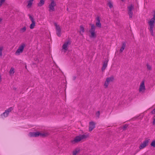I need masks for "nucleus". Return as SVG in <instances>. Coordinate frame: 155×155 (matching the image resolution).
Instances as JSON below:
<instances>
[{
	"instance_id": "9b49d317",
	"label": "nucleus",
	"mask_w": 155,
	"mask_h": 155,
	"mask_svg": "<svg viewBox=\"0 0 155 155\" xmlns=\"http://www.w3.org/2000/svg\"><path fill=\"white\" fill-rule=\"evenodd\" d=\"M149 140H145L140 146L139 148L140 149H142L143 148L145 147L148 145V143L149 142Z\"/></svg>"
},
{
	"instance_id": "f704fd0d",
	"label": "nucleus",
	"mask_w": 155,
	"mask_h": 155,
	"mask_svg": "<svg viewBox=\"0 0 155 155\" xmlns=\"http://www.w3.org/2000/svg\"><path fill=\"white\" fill-rule=\"evenodd\" d=\"M100 114V112L99 111H97V112L96 113V116L99 118V116Z\"/></svg>"
},
{
	"instance_id": "e433bc0d",
	"label": "nucleus",
	"mask_w": 155,
	"mask_h": 155,
	"mask_svg": "<svg viewBox=\"0 0 155 155\" xmlns=\"http://www.w3.org/2000/svg\"><path fill=\"white\" fill-rule=\"evenodd\" d=\"M76 76H73V80H75V79H76Z\"/></svg>"
},
{
	"instance_id": "2f4dec72",
	"label": "nucleus",
	"mask_w": 155,
	"mask_h": 155,
	"mask_svg": "<svg viewBox=\"0 0 155 155\" xmlns=\"http://www.w3.org/2000/svg\"><path fill=\"white\" fill-rule=\"evenodd\" d=\"M39 132H35V137H37L39 136Z\"/></svg>"
},
{
	"instance_id": "6e6552de",
	"label": "nucleus",
	"mask_w": 155,
	"mask_h": 155,
	"mask_svg": "<svg viewBox=\"0 0 155 155\" xmlns=\"http://www.w3.org/2000/svg\"><path fill=\"white\" fill-rule=\"evenodd\" d=\"M145 90V88L144 85V81L143 80L140 86L139 91L140 92H144Z\"/></svg>"
},
{
	"instance_id": "4c0bfd02",
	"label": "nucleus",
	"mask_w": 155,
	"mask_h": 155,
	"mask_svg": "<svg viewBox=\"0 0 155 155\" xmlns=\"http://www.w3.org/2000/svg\"><path fill=\"white\" fill-rule=\"evenodd\" d=\"M2 20V19L1 18H0V22Z\"/></svg>"
},
{
	"instance_id": "9d476101",
	"label": "nucleus",
	"mask_w": 155,
	"mask_h": 155,
	"mask_svg": "<svg viewBox=\"0 0 155 155\" xmlns=\"http://www.w3.org/2000/svg\"><path fill=\"white\" fill-rule=\"evenodd\" d=\"M108 61V59H105V60L103 62V66L101 68V71H104L107 67Z\"/></svg>"
},
{
	"instance_id": "2eb2a0df",
	"label": "nucleus",
	"mask_w": 155,
	"mask_h": 155,
	"mask_svg": "<svg viewBox=\"0 0 155 155\" xmlns=\"http://www.w3.org/2000/svg\"><path fill=\"white\" fill-rule=\"evenodd\" d=\"M155 21V11L154 12V14L153 15V18H152L148 23L149 25H154V24Z\"/></svg>"
},
{
	"instance_id": "c85d7f7f",
	"label": "nucleus",
	"mask_w": 155,
	"mask_h": 155,
	"mask_svg": "<svg viewBox=\"0 0 155 155\" xmlns=\"http://www.w3.org/2000/svg\"><path fill=\"white\" fill-rule=\"evenodd\" d=\"M150 145L154 147H155V140H153L152 142Z\"/></svg>"
},
{
	"instance_id": "ddd939ff",
	"label": "nucleus",
	"mask_w": 155,
	"mask_h": 155,
	"mask_svg": "<svg viewBox=\"0 0 155 155\" xmlns=\"http://www.w3.org/2000/svg\"><path fill=\"white\" fill-rule=\"evenodd\" d=\"M95 124L94 122L91 121L89 122V131H92L95 127Z\"/></svg>"
},
{
	"instance_id": "f3484780",
	"label": "nucleus",
	"mask_w": 155,
	"mask_h": 155,
	"mask_svg": "<svg viewBox=\"0 0 155 155\" xmlns=\"http://www.w3.org/2000/svg\"><path fill=\"white\" fill-rule=\"evenodd\" d=\"M126 46V43L125 42H123L121 48L120 50V53H121L123 51Z\"/></svg>"
},
{
	"instance_id": "4468645a",
	"label": "nucleus",
	"mask_w": 155,
	"mask_h": 155,
	"mask_svg": "<svg viewBox=\"0 0 155 155\" xmlns=\"http://www.w3.org/2000/svg\"><path fill=\"white\" fill-rule=\"evenodd\" d=\"M81 140L80 136H77L75 137L74 140H71V142L73 143H74L78 142Z\"/></svg>"
},
{
	"instance_id": "4be33fe9",
	"label": "nucleus",
	"mask_w": 155,
	"mask_h": 155,
	"mask_svg": "<svg viewBox=\"0 0 155 155\" xmlns=\"http://www.w3.org/2000/svg\"><path fill=\"white\" fill-rule=\"evenodd\" d=\"M48 135V134L47 133H41L39 132V136L42 137H45L47 136Z\"/></svg>"
},
{
	"instance_id": "72a5a7b5",
	"label": "nucleus",
	"mask_w": 155,
	"mask_h": 155,
	"mask_svg": "<svg viewBox=\"0 0 155 155\" xmlns=\"http://www.w3.org/2000/svg\"><path fill=\"white\" fill-rule=\"evenodd\" d=\"M5 0H0V7L1 6L3 3L5 2Z\"/></svg>"
},
{
	"instance_id": "f03ea898",
	"label": "nucleus",
	"mask_w": 155,
	"mask_h": 155,
	"mask_svg": "<svg viewBox=\"0 0 155 155\" xmlns=\"http://www.w3.org/2000/svg\"><path fill=\"white\" fill-rule=\"evenodd\" d=\"M127 8L128 12V13L129 16V18H131L132 17L133 15L132 10L134 8V6L132 4H131L130 6H128L127 7Z\"/></svg>"
},
{
	"instance_id": "0eeeda50",
	"label": "nucleus",
	"mask_w": 155,
	"mask_h": 155,
	"mask_svg": "<svg viewBox=\"0 0 155 155\" xmlns=\"http://www.w3.org/2000/svg\"><path fill=\"white\" fill-rule=\"evenodd\" d=\"M28 16L32 22V23L30 25V28L31 29H32L34 28L35 26V22L33 18L30 15H29Z\"/></svg>"
},
{
	"instance_id": "5701e85b",
	"label": "nucleus",
	"mask_w": 155,
	"mask_h": 155,
	"mask_svg": "<svg viewBox=\"0 0 155 155\" xmlns=\"http://www.w3.org/2000/svg\"><path fill=\"white\" fill-rule=\"evenodd\" d=\"M80 149L78 148H77L73 152V155H76V154L80 152Z\"/></svg>"
},
{
	"instance_id": "423d86ee",
	"label": "nucleus",
	"mask_w": 155,
	"mask_h": 155,
	"mask_svg": "<svg viewBox=\"0 0 155 155\" xmlns=\"http://www.w3.org/2000/svg\"><path fill=\"white\" fill-rule=\"evenodd\" d=\"M51 2L49 5V11L50 12H53L54 11V7L56 5L54 0H51Z\"/></svg>"
},
{
	"instance_id": "58836bf2",
	"label": "nucleus",
	"mask_w": 155,
	"mask_h": 155,
	"mask_svg": "<svg viewBox=\"0 0 155 155\" xmlns=\"http://www.w3.org/2000/svg\"><path fill=\"white\" fill-rule=\"evenodd\" d=\"M67 11H68V8H67Z\"/></svg>"
},
{
	"instance_id": "c9c22d12",
	"label": "nucleus",
	"mask_w": 155,
	"mask_h": 155,
	"mask_svg": "<svg viewBox=\"0 0 155 155\" xmlns=\"http://www.w3.org/2000/svg\"><path fill=\"white\" fill-rule=\"evenodd\" d=\"M151 113L152 114H155V108L152 111H151Z\"/></svg>"
},
{
	"instance_id": "39448f33",
	"label": "nucleus",
	"mask_w": 155,
	"mask_h": 155,
	"mask_svg": "<svg viewBox=\"0 0 155 155\" xmlns=\"http://www.w3.org/2000/svg\"><path fill=\"white\" fill-rule=\"evenodd\" d=\"M54 24L56 27V34L58 37H60L61 35V29L59 26V25H58L55 22L54 23Z\"/></svg>"
},
{
	"instance_id": "a878e982",
	"label": "nucleus",
	"mask_w": 155,
	"mask_h": 155,
	"mask_svg": "<svg viewBox=\"0 0 155 155\" xmlns=\"http://www.w3.org/2000/svg\"><path fill=\"white\" fill-rule=\"evenodd\" d=\"M108 5L109 7L110 8H111L113 7L112 3L111 1L110 0H109V2L108 3Z\"/></svg>"
},
{
	"instance_id": "a211bd4d",
	"label": "nucleus",
	"mask_w": 155,
	"mask_h": 155,
	"mask_svg": "<svg viewBox=\"0 0 155 155\" xmlns=\"http://www.w3.org/2000/svg\"><path fill=\"white\" fill-rule=\"evenodd\" d=\"M150 25V31L151 35L153 36L154 35L153 28L154 25Z\"/></svg>"
},
{
	"instance_id": "7ed1b4c3",
	"label": "nucleus",
	"mask_w": 155,
	"mask_h": 155,
	"mask_svg": "<svg viewBox=\"0 0 155 155\" xmlns=\"http://www.w3.org/2000/svg\"><path fill=\"white\" fill-rule=\"evenodd\" d=\"M13 110L12 107H10L5 110V111L1 115V116L3 118V117H7L10 112H11Z\"/></svg>"
},
{
	"instance_id": "bb28decb",
	"label": "nucleus",
	"mask_w": 155,
	"mask_h": 155,
	"mask_svg": "<svg viewBox=\"0 0 155 155\" xmlns=\"http://www.w3.org/2000/svg\"><path fill=\"white\" fill-rule=\"evenodd\" d=\"M15 73L14 71V69L13 68H11L10 71H9V73L10 74H13Z\"/></svg>"
},
{
	"instance_id": "b1692460",
	"label": "nucleus",
	"mask_w": 155,
	"mask_h": 155,
	"mask_svg": "<svg viewBox=\"0 0 155 155\" xmlns=\"http://www.w3.org/2000/svg\"><path fill=\"white\" fill-rule=\"evenodd\" d=\"M81 32L83 33L84 32V28L82 25H81L80 26V33L81 35H83V34L81 33Z\"/></svg>"
},
{
	"instance_id": "6ab92c4d",
	"label": "nucleus",
	"mask_w": 155,
	"mask_h": 155,
	"mask_svg": "<svg viewBox=\"0 0 155 155\" xmlns=\"http://www.w3.org/2000/svg\"><path fill=\"white\" fill-rule=\"evenodd\" d=\"M33 1L34 0H28V4L27 6L28 8H30L31 7Z\"/></svg>"
},
{
	"instance_id": "f257e3e1",
	"label": "nucleus",
	"mask_w": 155,
	"mask_h": 155,
	"mask_svg": "<svg viewBox=\"0 0 155 155\" xmlns=\"http://www.w3.org/2000/svg\"><path fill=\"white\" fill-rule=\"evenodd\" d=\"M91 25V28L89 30V32L91 33V35L89 36L91 38H95L97 37V35L95 31V30L96 27L94 24H90Z\"/></svg>"
},
{
	"instance_id": "ea45409f",
	"label": "nucleus",
	"mask_w": 155,
	"mask_h": 155,
	"mask_svg": "<svg viewBox=\"0 0 155 155\" xmlns=\"http://www.w3.org/2000/svg\"><path fill=\"white\" fill-rule=\"evenodd\" d=\"M121 0L122 2H124V0Z\"/></svg>"
},
{
	"instance_id": "473e14b6",
	"label": "nucleus",
	"mask_w": 155,
	"mask_h": 155,
	"mask_svg": "<svg viewBox=\"0 0 155 155\" xmlns=\"http://www.w3.org/2000/svg\"><path fill=\"white\" fill-rule=\"evenodd\" d=\"M3 49V47H0V56H2V50Z\"/></svg>"
},
{
	"instance_id": "dca6fc26",
	"label": "nucleus",
	"mask_w": 155,
	"mask_h": 155,
	"mask_svg": "<svg viewBox=\"0 0 155 155\" xmlns=\"http://www.w3.org/2000/svg\"><path fill=\"white\" fill-rule=\"evenodd\" d=\"M97 22L96 23V25L97 27L99 28H101V25L100 23V21L99 17H97Z\"/></svg>"
},
{
	"instance_id": "7c9ffc66",
	"label": "nucleus",
	"mask_w": 155,
	"mask_h": 155,
	"mask_svg": "<svg viewBox=\"0 0 155 155\" xmlns=\"http://www.w3.org/2000/svg\"><path fill=\"white\" fill-rule=\"evenodd\" d=\"M128 127V125L125 124L124 125L122 128L123 130H126V129Z\"/></svg>"
},
{
	"instance_id": "aec40b11",
	"label": "nucleus",
	"mask_w": 155,
	"mask_h": 155,
	"mask_svg": "<svg viewBox=\"0 0 155 155\" xmlns=\"http://www.w3.org/2000/svg\"><path fill=\"white\" fill-rule=\"evenodd\" d=\"M44 3V0H40L38 4V6L39 7H41L43 5Z\"/></svg>"
},
{
	"instance_id": "20e7f679",
	"label": "nucleus",
	"mask_w": 155,
	"mask_h": 155,
	"mask_svg": "<svg viewBox=\"0 0 155 155\" xmlns=\"http://www.w3.org/2000/svg\"><path fill=\"white\" fill-rule=\"evenodd\" d=\"M114 79V77L113 76L107 78L104 84L105 88H107L109 83L110 82L113 81Z\"/></svg>"
},
{
	"instance_id": "393cba45",
	"label": "nucleus",
	"mask_w": 155,
	"mask_h": 155,
	"mask_svg": "<svg viewBox=\"0 0 155 155\" xmlns=\"http://www.w3.org/2000/svg\"><path fill=\"white\" fill-rule=\"evenodd\" d=\"M26 28L25 26L23 28H21L20 29V33H22L26 31Z\"/></svg>"
},
{
	"instance_id": "1a4fd4ad",
	"label": "nucleus",
	"mask_w": 155,
	"mask_h": 155,
	"mask_svg": "<svg viewBox=\"0 0 155 155\" xmlns=\"http://www.w3.org/2000/svg\"><path fill=\"white\" fill-rule=\"evenodd\" d=\"M71 44V43L69 40L64 42L62 46V48L65 51V52H66V51L68 50V45Z\"/></svg>"
},
{
	"instance_id": "cd10ccee",
	"label": "nucleus",
	"mask_w": 155,
	"mask_h": 155,
	"mask_svg": "<svg viewBox=\"0 0 155 155\" xmlns=\"http://www.w3.org/2000/svg\"><path fill=\"white\" fill-rule=\"evenodd\" d=\"M147 68L149 70H152V68L151 66L148 64L147 63L146 65Z\"/></svg>"
},
{
	"instance_id": "c756f323",
	"label": "nucleus",
	"mask_w": 155,
	"mask_h": 155,
	"mask_svg": "<svg viewBox=\"0 0 155 155\" xmlns=\"http://www.w3.org/2000/svg\"><path fill=\"white\" fill-rule=\"evenodd\" d=\"M29 134L31 137H35V132H30Z\"/></svg>"
},
{
	"instance_id": "412c9836",
	"label": "nucleus",
	"mask_w": 155,
	"mask_h": 155,
	"mask_svg": "<svg viewBox=\"0 0 155 155\" xmlns=\"http://www.w3.org/2000/svg\"><path fill=\"white\" fill-rule=\"evenodd\" d=\"M79 136L80 137V138L81 140H83L84 139H85L88 136V134H87V135L83 134V135H80Z\"/></svg>"
},
{
	"instance_id": "f8f14e48",
	"label": "nucleus",
	"mask_w": 155,
	"mask_h": 155,
	"mask_svg": "<svg viewBox=\"0 0 155 155\" xmlns=\"http://www.w3.org/2000/svg\"><path fill=\"white\" fill-rule=\"evenodd\" d=\"M25 46V45L24 43H22L19 47L18 49L17 50L16 53H22L24 49V47Z\"/></svg>"
}]
</instances>
